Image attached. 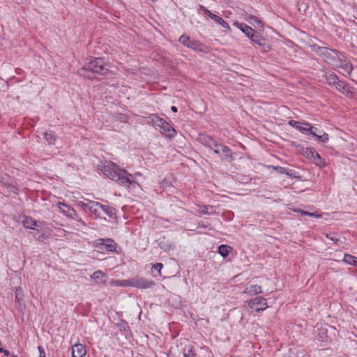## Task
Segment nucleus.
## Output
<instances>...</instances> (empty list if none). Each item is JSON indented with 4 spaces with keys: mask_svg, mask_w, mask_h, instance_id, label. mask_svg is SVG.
Wrapping results in <instances>:
<instances>
[{
    "mask_svg": "<svg viewBox=\"0 0 357 357\" xmlns=\"http://www.w3.org/2000/svg\"><path fill=\"white\" fill-rule=\"evenodd\" d=\"M101 172L109 178L119 184L128 187L133 181L132 176L126 170L120 169L112 162H107L99 165Z\"/></svg>",
    "mask_w": 357,
    "mask_h": 357,
    "instance_id": "f257e3e1",
    "label": "nucleus"
},
{
    "mask_svg": "<svg viewBox=\"0 0 357 357\" xmlns=\"http://www.w3.org/2000/svg\"><path fill=\"white\" fill-rule=\"evenodd\" d=\"M79 74L84 77L93 79L97 75H106L109 73V69L100 58H96L90 62L86 63L78 71Z\"/></svg>",
    "mask_w": 357,
    "mask_h": 357,
    "instance_id": "f03ea898",
    "label": "nucleus"
},
{
    "mask_svg": "<svg viewBox=\"0 0 357 357\" xmlns=\"http://www.w3.org/2000/svg\"><path fill=\"white\" fill-rule=\"evenodd\" d=\"M82 206L85 211L93 214L95 218L99 217L109 222L116 219V210L114 208L103 206L93 201L83 203Z\"/></svg>",
    "mask_w": 357,
    "mask_h": 357,
    "instance_id": "7ed1b4c3",
    "label": "nucleus"
},
{
    "mask_svg": "<svg viewBox=\"0 0 357 357\" xmlns=\"http://www.w3.org/2000/svg\"><path fill=\"white\" fill-rule=\"evenodd\" d=\"M318 54L323 58L324 61L332 66H340V57L342 56L339 52L327 47H319Z\"/></svg>",
    "mask_w": 357,
    "mask_h": 357,
    "instance_id": "20e7f679",
    "label": "nucleus"
},
{
    "mask_svg": "<svg viewBox=\"0 0 357 357\" xmlns=\"http://www.w3.org/2000/svg\"><path fill=\"white\" fill-rule=\"evenodd\" d=\"M178 42L183 46L195 52L204 53L207 52L206 47L204 45L185 34H183L179 37Z\"/></svg>",
    "mask_w": 357,
    "mask_h": 357,
    "instance_id": "39448f33",
    "label": "nucleus"
},
{
    "mask_svg": "<svg viewBox=\"0 0 357 357\" xmlns=\"http://www.w3.org/2000/svg\"><path fill=\"white\" fill-rule=\"evenodd\" d=\"M158 127L160 128V133L167 138L172 139L177 134L176 130L172 127L171 123L166 121L164 119L158 117Z\"/></svg>",
    "mask_w": 357,
    "mask_h": 357,
    "instance_id": "423d86ee",
    "label": "nucleus"
},
{
    "mask_svg": "<svg viewBox=\"0 0 357 357\" xmlns=\"http://www.w3.org/2000/svg\"><path fill=\"white\" fill-rule=\"evenodd\" d=\"M249 307L255 312H259L267 308L266 300L263 297H256L248 302Z\"/></svg>",
    "mask_w": 357,
    "mask_h": 357,
    "instance_id": "0eeeda50",
    "label": "nucleus"
},
{
    "mask_svg": "<svg viewBox=\"0 0 357 357\" xmlns=\"http://www.w3.org/2000/svg\"><path fill=\"white\" fill-rule=\"evenodd\" d=\"M288 124L305 135H310V132L314 128L309 123L305 121L300 122L295 120H290Z\"/></svg>",
    "mask_w": 357,
    "mask_h": 357,
    "instance_id": "6e6552de",
    "label": "nucleus"
},
{
    "mask_svg": "<svg viewBox=\"0 0 357 357\" xmlns=\"http://www.w3.org/2000/svg\"><path fill=\"white\" fill-rule=\"evenodd\" d=\"M155 282L153 280H149L140 277H134L131 278V287L139 289H148L153 287Z\"/></svg>",
    "mask_w": 357,
    "mask_h": 357,
    "instance_id": "1a4fd4ad",
    "label": "nucleus"
},
{
    "mask_svg": "<svg viewBox=\"0 0 357 357\" xmlns=\"http://www.w3.org/2000/svg\"><path fill=\"white\" fill-rule=\"evenodd\" d=\"M94 245L96 247L101 248V247H104L109 252H115L116 251V243L111 238H99L97 239L94 242Z\"/></svg>",
    "mask_w": 357,
    "mask_h": 357,
    "instance_id": "9d476101",
    "label": "nucleus"
},
{
    "mask_svg": "<svg viewBox=\"0 0 357 357\" xmlns=\"http://www.w3.org/2000/svg\"><path fill=\"white\" fill-rule=\"evenodd\" d=\"M199 141L202 144L209 149L219 148L220 146V144L216 140L206 135H200L199 136Z\"/></svg>",
    "mask_w": 357,
    "mask_h": 357,
    "instance_id": "9b49d317",
    "label": "nucleus"
},
{
    "mask_svg": "<svg viewBox=\"0 0 357 357\" xmlns=\"http://www.w3.org/2000/svg\"><path fill=\"white\" fill-rule=\"evenodd\" d=\"M333 87L345 95L347 97L351 98L353 96V91L351 88L344 82L340 80L339 79Z\"/></svg>",
    "mask_w": 357,
    "mask_h": 357,
    "instance_id": "f8f14e48",
    "label": "nucleus"
},
{
    "mask_svg": "<svg viewBox=\"0 0 357 357\" xmlns=\"http://www.w3.org/2000/svg\"><path fill=\"white\" fill-rule=\"evenodd\" d=\"M307 157L313 160V162L319 167H324L326 165L325 161L320 156V155L314 149H310L307 150Z\"/></svg>",
    "mask_w": 357,
    "mask_h": 357,
    "instance_id": "ddd939ff",
    "label": "nucleus"
},
{
    "mask_svg": "<svg viewBox=\"0 0 357 357\" xmlns=\"http://www.w3.org/2000/svg\"><path fill=\"white\" fill-rule=\"evenodd\" d=\"M57 206L65 215L73 220H76L75 217L77 216V213L73 208L62 202H58Z\"/></svg>",
    "mask_w": 357,
    "mask_h": 357,
    "instance_id": "4468645a",
    "label": "nucleus"
},
{
    "mask_svg": "<svg viewBox=\"0 0 357 357\" xmlns=\"http://www.w3.org/2000/svg\"><path fill=\"white\" fill-rule=\"evenodd\" d=\"M271 168H273L274 170H275L277 172L282 174H286L289 178H300L301 176L298 175V172L293 169H290L288 168H285L281 166H271Z\"/></svg>",
    "mask_w": 357,
    "mask_h": 357,
    "instance_id": "2eb2a0df",
    "label": "nucleus"
},
{
    "mask_svg": "<svg viewBox=\"0 0 357 357\" xmlns=\"http://www.w3.org/2000/svg\"><path fill=\"white\" fill-rule=\"evenodd\" d=\"M86 354V349L84 344L80 343L75 344L72 346L73 357H84Z\"/></svg>",
    "mask_w": 357,
    "mask_h": 357,
    "instance_id": "dca6fc26",
    "label": "nucleus"
},
{
    "mask_svg": "<svg viewBox=\"0 0 357 357\" xmlns=\"http://www.w3.org/2000/svg\"><path fill=\"white\" fill-rule=\"evenodd\" d=\"M91 280H93L96 284H105L107 280V275L104 273L102 271H96L91 275Z\"/></svg>",
    "mask_w": 357,
    "mask_h": 357,
    "instance_id": "f3484780",
    "label": "nucleus"
},
{
    "mask_svg": "<svg viewBox=\"0 0 357 357\" xmlns=\"http://www.w3.org/2000/svg\"><path fill=\"white\" fill-rule=\"evenodd\" d=\"M244 19L250 24L255 26H257L259 28H261L264 26V24L260 17L246 13L245 15Z\"/></svg>",
    "mask_w": 357,
    "mask_h": 357,
    "instance_id": "a211bd4d",
    "label": "nucleus"
},
{
    "mask_svg": "<svg viewBox=\"0 0 357 357\" xmlns=\"http://www.w3.org/2000/svg\"><path fill=\"white\" fill-rule=\"evenodd\" d=\"M234 25L239 29L243 33L245 34L248 38H250L252 34L255 32V31L244 23H241L238 22H235Z\"/></svg>",
    "mask_w": 357,
    "mask_h": 357,
    "instance_id": "6ab92c4d",
    "label": "nucleus"
},
{
    "mask_svg": "<svg viewBox=\"0 0 357 357\" xmlns=\"http://www.w3.org/2000/svg\"><path fill=\"white\" fill-rule=\"evenodd\" d=\"M340 64V66H334V68H342V70H343V74H347V75H349L352 70H353V66L351 65V63L347 61H343L342 59V56L340 57V63H339Z\"/></svg>",
    "mask_w": 357,
    "mask_h": 357,
    "instance_id": "aec40b11",
    "label": "nucleus"
},
{
    "mask_svg": "<svg viewBox=\"0 0 357 357\" xmlns=\"http://www.w3.org/2000/svg\"><path fill=\"white\" fill-rule=\"evenodd\" d=\"M261 287L257 284H252L247 287L245 289V293L250 296H254L261 293Z\"/></svg>",
    "mask_w": 357,
    "mask_h": 357,
    "instance_id": "412c9836",
    "label": "nucleus"
},
{
    "mask_svg": "<svg viewBox=\"0 0 357 357\" xmlns=\"http://www.w3.org/2000/svg\"><path fill=\"white\" fill-rule=\"evenodd\" d=\"M249 38L253 43L258 45L259 46H264L265 45L264 38L257 31H255Z\"/></svg>",
    "mask_w": 357,
    "mask_h": 357,
    "instance_id": "4be33fe9",
    "label": "nucleus"
},
{
    "mask_svg": "<svg viewBox=\"0 0 357 357\" xmlns=\"http://www.w3.org/2000/svg\"><path fill=\"white\" fill-rule=\"evenodd\" d=\"M324 78L328 84L331 86H333V85L336 82H337L339 79L338 77L333 72L325 73Z\"/></svg>",
    "mask_w": 357,
    "mask_h": 357,
    "instance_id": "5701e85b",
    "label": "nucleus"
},
{
    "mask_svg": "<svg viewBox=\"0 0 357 357\" xmlns=\"http://www.w3.org/2000/svg\"><path fill=\"white\" fill-rule=\"evenodd\" d=\"M110 284L112 287L120 286V287H131V278L128 280H113L110 281Z\"/></svg>",
    "mask_w": 357,
    "mask_h": 357,
    "instance_id": "b1692460",
    "label": "nucleus"
},
{
    "mask_svg": "<svg viewBox=\"0 0 357 357\" xmlns=\"http://www.w3.org/2000/svg\"><path fill=\"white\" fill-rule=\"evenodd\" d=\"M232 248L227 245H220L218 248V252L223 257H227Z\"/></svg>",
    "mask_w": 357,
    "mask_h": 357,
    "instance_id": "393cba45",
    "label": "nucleus"
},
{
    "mask_svg": "<svg viewBox=\"0 0 357 357\" xmlns=\"http://www.w3.org/2000/svg\"><path fill=\"white\" fill-rule=\"evenodd\" d=\"M310 135L314 137L319 142L326 143L329 140V137L327 133H324L321 135H319L316 134L312 130L310 132Z\"/></svg>",
    "mask_w": 357,
    "mask_h": 357,
    "instance_id": "a878e982",
    "label": "nucleus"
},
{
    "mask_svg": "<svg viewBox=\"0 0 357 357\" xmlns=\"http://www.w3.org/2000/svg\"><path fill=\"white\" fill-rule=\"evenodd\" d=\"M26 228L30 229L36 230L37 232L36 234H33V236H35L36 238H37L38 239L47 238L50 235V233L48 231H45L43 233H41V234H40V232L38 231V229H36V228L32 227H29V226H27Z\"/></svg>",
    "mask_w": 357,
    "mask_h": 357,
    "instance_id": "bb28decb",
    "label": "nucleus"
},
{
    "mask_svg": "<svg viewBox=\"0 0 357 357\" xmlns=\"http://www.w3.org/2000/svg\"><path fill=\"white\" fill-rule=\"evenodd\" d=\"M197 211L200 215L213 214L214 213V208L211 206H199V208L197 209Z\"/></svg>",
    "mask_w": 357,
    "mask_h": 357,
    "instance_id": "cd10ccee",
    "label": "nucleus"
},
{
    "mask_svg": "<svg viewBox=\"0 0 357 357\" xmlns=\"http://www.w3.org/2000/svg\"><path fill=\"white\" fill-rule=\"evenodd\" d=\"M219 148H220L222 153L225 154L226 158H229L230 160H233L232 151L228 146L220 144Z\"/></svg>",
    "mask_w": 357,
    "mask_h": 357,
    "instance_id": "c85d7f7f",
    "label": "nucleus"
},
{
    "mask_svg": "<svg viewBox=\"0 0 357 357\" xmlns=\"http://www.w3.org/2000/svg\"><path fill=\"white\" fill-rule=\"evenodd\" d=\"M343 260L344 262L350 265L356 266L357 264V257L349 254L344 255Z\"/></svg>",
    "mask_w": 357,
    "mask_h": 357,
    "instance_id": "c756f323",
    "label": "nucleus"
},
{
    "mask_svg": "<svg viewBox=\"0 0 357 357\" xmlns=\"http://www.w3.org/2000/svg\"><path fill=\"white\" fill-rule=\"evenodd\" d=\"M212 20H213L215 22H216L219 24H220L223 28H225L227 29H230V26H229V24L226 21H225L222 18H221L220 17L215 15L212 17Z\"/></svg>",
    "mask_w": 357,
    "mask_h": 357,
    "instance_id": "7c9ffc66",
    "label": "nucleus"
},
{
    "mask_svg": "<svg viewBox=\"0 0 357 357\" xmlns=\"http://www.w3.org/2000/svg\"><path fill=\"white\" fill-rule=\"evenodd\" d=\"M44 138L50 144H54L56 137L52 131H47L44 133Z\"/></svg>",
    "mask_w": 357,
    "mask_h": 357,
    "instance_id": "2f4dec72",
    "label": "nucleus"
},
{
    "mask_svg": "<svg viewBox=\"0 0 357 357\" xmlns=\"http://www.w3.org/2000/svg\"><path fill=\"white\" fill-rule=\"evenodd\" d=\"M199 10H202L204 14L208 17H209L211 19H212V17L213 15H215V14L212 13L208 9H207L205 6L202 5L199 6Z\"/></svg>",
    "mask_w": 357,
    "mask_h": 357,
    "instance_id": "473e14b6",
    "label": "nucleus"
},
{
    "mask_svg": "<svg viewBox=\"0 0 357 357\" xmlns=\"http://www.w3.org/2000/svg\"><path fill=\"white\" fill-rule=\"evenodd\" d=\"M15 297H16V299L18 301L22 300L23 298L24 295H23L22 289L20 287L16 288Z\"/></svg>",
    "mask_w": 357,
    "mask_h": 357,
    "instance_id": "72a5a7b5",
    "label": "nucleus"
},
{
    "mask_svg": "<svg viewBox=\"0 0 357 357\" xmlns=\"http://www.w3.org/2000/svg\"><path fill=\"white\" fill-rule=\"evenodd\" d=\"M301 213L302 215H308L310 217L319 218L321 216V215H319L317 213H309V212L304 211H301Z\"/></svg>",
    "mask_w": 357,
    "mask_h": 357,
    "instance_id": "f704fd0d",
    "label": "nucleus"
},
{
    "mask_svg": "<svg viewBox=\"0 0 357 357\" xmlns=\"http://www.w3.org/2000/svg\"><path fill=\"white\" fill-rule=\"evenodd\" d=\"M183 357H195L192 348L189 349L187 352L184 353Z\"/></svg>",
    "mask_w": 357,
    "mask_h": 357,
    "instance_id": "c9c22d12",
    "label": "nucleus"
},
{
    "mask_svg": "<svg viewBox=\"0 0 357 357\" xmlns=\"http://www.w3.org/2000/svg\"><path fill=\"white\" fill-rule=\"evenodd\" d=\"M32 220L29 217H25L22 221H20L21 223H32Z\"/></svg>",
    "mask_w": 357,
    "mask_h": 357,
    "instance_id": "e433bc0d",
    "label": "nucleus"
},
{
    "mask_svg": "<svg viewBox=\"0 0 357 357\" xmlns=\"http://www.w3.org/2000/svg\"><path fill=\"white\" fill-rule=\"evenodd\" d=\"M38 350L40 351V356L39 357H45V352L43 350V348L41 347H38Z\"/></svg>",
    "mask_w": 357,
    "mask_h": 357,
    "instance_id": "4c0bfd02",
    "label": "nucleus"
},
{
    "mask_svg": "<svg viewBox=\"0 0 357 357\" xmlns=\"http://www.w3.org/2000/svg\"><path fill=\"white\" fill-rule=\"evenodd\" d=\"M211 150L213 151L214 153L217 154V155H220V148H213V149H211Z\"/></svg>",
    "mask_w": 357,
    "mask_h": 357,
    "instance_id": "58836bf2",
    "label": "nucleus"
},
{
    "mask_svg": "<svg viewBox=\"0 0 357 357\" xmlns=\"http://www.w3.org/2000/svg\"><path fill=\"white\" fill-rule=\"evenodd\" d=\"M157 266H158V268H159L158 272H159V273H160V274H161V273H160V269H161V268L163 266V265H162V264H161V263H158V264H157Z\"/></svg>",
    "mask_w": 357,
    "mask_h": 357,
    "instance_id": "ea45409f",
    "label": "nucleus"
},
{
    "mask_svg": "<svg viewBox=\"0 0 357 357\" xmlns=\"http://www.w3.org/2000/svg\"><path fill=\"white\" fill-rule=\"evenodd\" d=\"M2 353H3L4 355L6 356H8L10 355V351L8 350H6V349H3Z\"/></svg>",
    "mask_w": 357,
    "mask_h": 357,
    "instance_id": "a19ab883",
    "label": "nucleus"
},
{
    "mask_svg": "<svg viewBox=\"0 0 357 357\" xmlns=\"http://www.w3.org/2000/svg\"><path fill=\"white\" fill-rule=\"evenodd\" d=\"M171 110L173 112H177V107L176 106H172L171 107Z\"/></svg>",
    "mask_w": 357,
    "mask_h": 357,
    "instance_id": "79ce46f5",
    "label": "nucleus"
},
{
    "mask_svg": "<svg viewBox=\"0 0 357 357\" xmlns=\"http://www.w3.org/2000/svg\"><path fill=\"white\" fill-rule=\"evenodd\" d=\"M155 268H156V264H153V265L152 266L151 269L153 270V269H155Z\"/></svg>",
    "mask_w": 357,
    "mask_h": 357,
    "instance_id": "37998d69",
    "label": "nucleus"
},
{
    "mask_svg": "<svg viewBox=\"0 0 357 357\" xmlns=\"http://www.w3.org/2000/svg\"><path fill=\"white\" fill-rule=\"evenodd\" d=\"M3 351V349L0 347V353H2Z\"/></svg>",
    "mask_w": 357,
    "mask_h": 357,
    "instance_id": "c03bdc74",
    "label": "nucleus"
},
{
    "mask_svg": "<svg viewBox=\"0 0 357 357\" xmlns=\"http://www.w3.org/2000/svg\"><path fill=\"white\" fill-rule=\"evenodd\" d=\"M13 357H17V356H13Z\"/></svg>",
    "mask_w": 357,
    "mask_h": 357,
    "instance_id": "a18cd8bd",
    "label": "nucleus"
},
{
    "mask_svg": "<svg viewBox=\"0 0 357 357\" xmlns=\"http://www.w3.org/2000/svg\"><path fill=\"white\" fill-rule=\"evenodd\" d=\"M356 315H357V311H356Z\"/></svg>",
    "mask_w": 357,
    "mask_h": 357,
    "instance_id": "49530a36",
    "label": "nucleus"
}]
</instances>
